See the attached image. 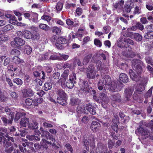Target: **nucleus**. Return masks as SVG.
Returning <instances> with one entry per match:
<instances>
[{
  "label": "nucleus",
  "mask_w": 153,
  "mask_h": 153,
  "mask_svg": "<svg viewBox=\"0 0 153 153\" xmlns=\"http://www.w3.org/2000/svg\"><path fill=\"white\" fill-rule=\"evenodd\" d=\"M23 37L27 39H31L32 36V33L29 30H24Z\"/></svg>",
  "instance_id": "bb28decb"
},
{
  "label": "nucleus",
  "mask_w": 153,
  "mask_h": 153,
  "mask_svg": "<svg viewBox=\"0 0 153 153\" xmlns=\"http://www.w3.org/2000/svg\"><path fill=\"white\" fill-rule=\"evenodd\" d=\"M76 74L75 73H73L72 74L69 76V79L66 82L65 85L70 89L72 88L74 86V84L76 83Z\"/></svg>",
  "instance_id": "39448f33"
},
{
  "label": "nucleus",
  "mask_w": 153,
  "mask_h": 153,
  "mask_svg": "<svg viewBox=\"0 0 153 153\" xmlns=\"http://www.w3.org/2000/svg\"><path fill=\"white\" fill-rule=\"evenodd\" d=\"M152 88L151 87L149 89L147 92L144 95V97L146 99H148V98L150 97L152 95Z\"/></svg>",
  "instance_id": "a18cd8bd"
},
{
  "label": "nucleus",
  "mask_w": 153,
  "mask_h": 153,
  "mask_svg": "<svg viewBox=\"0 0 153 153\" xmlns=\"http://www.w3.org/2000/svg\"><path fill=\"white\" fill-rule=\"evenodd\" d=\"M116 91H121L124 86V85L120 82H119L116 83Z\"/></svg>",
  "instance_id": "ea45409f"
},
{
  "label": "nucleus",
  "mask_w": 153,
  "mask_h": 153,
  "mask_svg": "<svg viewBox=\"0 0 153 153\" xmlns=\"http://www.w3.org/2000/svg\"><path fill=\"white\" fill-rule=\"evenodd\" d=\"M93 98L95 101L99 103H102V102L108 103L109 101V99L106 94V90L105 88L103 92L100 93V97H97L95 95H94L93 96Z\"/></svg>",
  "instance_id": "f03ea898"
},
{
  "label": "nucleus",
  "mask_w": 153,
  "mask_h": 153,
  "mask_svg": "<svg viewBox=\"0 0 153 153\" xmlns=\"http://www.w3.org/2000/svg\"><path fill=\"white\" fill-rule=\"evenodd\" d=\"M14 113L10 112L9 116L8 118L5 117H2L1 119L4 124V125L6 126L7 124H11L12 123L14 118Z\"/></svg>",
  "instance_id": "6e6552de"
},
{
  "label": "nucleus",
  "mask_w": 153,
  "mask_h": 153,
  "mask_svg": "<svg viewBox=\"0 0 153 153\" xmlns=\"http://www.w3.org/2000/svg\"><path fill=\"white\" fill-rule=\"evenodd\" d=\"M52 32L53 33H55L56 35H59L61 32V28L57 26H54L52 28Z\"/></svg>",
  "instance_id": "c9c22d12"
},
{
  "label": "nucleus",
  "mask_w": 153,
  "mask_h": 153,
  "mask_svg": "<svg viewBox=\"0 0 153 153\" xmlns=\"http://www.w3.org/2000/svg\"><path fill=\"white\" fill-rule=\"evenodd\" d=\"M13 62L16 64H19L24 62L23 60L20 59L18 56H14L13 59Z\"/></svg>",
  "instance_id": "e433bc0d"
},
{
  "label": "nucleus",
  "mask_w": 153,
  "mask_h": 153,
  "mask_svg": "<svg viewBox=\"0 0 153 153\" xmlns=\"http://www.w3.org/2000/svg\"><path fill=\"white\" fill-rule=\"evenodd\" d=\"M31 17H30V21L32 22H33L36 23L38 22V14L35 12L31 13Z\"/></svg>",
  "instance_id": "f3484780"
},
{
  "label": "nucleus",
  "mask_w": 153,
  "mask_h": 153,
  "mask_svg": "<svg viewBox=\"0 0 153 153\" xmlns=\"http://www.w3.org/2000/svg\"><path fill=\"white\" fill-rule=\"evenodd\" d=\"M102 62L101 61L98 60L96 62V66L97 68V69L98 70H102V73H103L104 72V73H105V72L104 71L105 70H104L103 69V67H102ZM105 71H106V73H107L108 72V70L106 71L105 70Z\"/></svg>",
  "instance_id": "c85d7f7f"
},
{
  "label": "nucleus",
  "mask_w": 153,
  "mask_h": 153,
  "mask_svg": "<svg viewBox=\"0 0 153 153\" xmlns=\"http://www.w3.org/2000/svg\"><path fill=\"white\" fill-rule=\"evenodd\" d=\"M101 126L99 122L93 121L91 123L90 127L91 130L94 133H96L99 131Z\"/></svg>",
  "instance_id": "9b49d317"
},
{
  "label": "nucleus",
  "mask_w": 153,
  "mask_h": 153,
  "mask_svg": "<svg viewBox=\"0 0 153 153\" xmlns=\"http://www.w3.org/2000/svg\"><path fill=\"white\" fill-rule=\"evenodd\" d=\"M96 71H87V76L89 79H94L96 75Z\"/></svg>",
  "instance_id": "473e14b6"
},
{
  "label": "nucleus",
  "mask_w": 153,
  "mask_h": 153,
  "mask_svg": "<svg viewBox=\"0 0 153 153\" xmlns=\"http://www.w3.org/2000/svg\"><path fill=\"white\" fill-rule=\"evenodd\" d=\"M144 90V87L142 85H139L138 87L135 89L134 94L133 95V99L137 101H138L140 98L138 94H140L142 91Z\"/></svg>",
  "instance_id": "9d476101"
},
{
  "label": "nucleus",
  "mask_w": 153,
  "mask_h": 153,
  "mask_svg": "<svg viewBox=\"0 0 153 153\" xmlns=\"http://www.w3.org/2000/svg\"><path fill=\"white\" fill-rule=\"evenodd\" d=\"M63 4L60 2L57 3L56 7V9L57 11H61L63 8Z\"/></svg>",
  "instance_id": "8fccbe9b"
},
{
  "label": "nucleus",
  "mask_w": 153,
  "mask_h": 153,
  "mask_svg": "<svg viewBox=\"0 0 153 153\" xmlns=\"http://www.w3.org/2000/svg\"><path fill=\"white\" fill-rule=\"evenodd\" d=\"M92 56V54L90 53L85 56L83 59V63L85 65H87L90 62Z\"/></svg>",
  "instance_id": "cd10ccee"
},
{
  "label": "nucleus",
  "mask_w": 153,
  "mask_h": 153,
  "mask_svg": "<svg viewBox=\"0 0 153 153\" xmlns=\"http://www.w3.org/2000/svg\"><path fill=\"white\" fill-rule=\"evenodd\" d=\"M80 102V100L78 98L73 97L71 99V104L72 105H79Z\"/></svg>",
  "instance_id": "7c9ffc66"
},
{
  "label": "nucleus",
  "mask_w": 153,
  "mask_h": 153,
  "mask_svg": "<svg viewBox=\"0 0 153 153\" xmlns=\"http://www.w3.org/2000/svg\"><path fill=\"white\" fill-rule=\"evenodd\" d=\"M51 41L52 43H55V47L59 49H63L64 45H68V40L65 37H58L56 35H53L51 37Z\"/></svg>",
  "instance_id": "f257e3e1"
},
{
  "label": "nucleus",
  "mask_w": 153,
  "mask_h": 153,
  "mask_svg": "<svg viewBox=\"0 0 153 153\" xmlns=\"http://www.w3.org/2000/svg\"><path fill=\"white\" fill-rule=\"evenodd\" d=\"M29 122V118L26 117H24L23 118H21V120L20 122V124L21 126L26 127L27 126H28Z\"/></svg>",
  "instance_id": "6ab92c4d"
},
{
  "label": "nucleus",
  "mask_w": 153,
  "mask_h": 153,
  "mask_svg": "<svg viewBox=\"0 0 153 153\" xmlns=\"http://www.w3.org/2000/svg\"><path fill=\"white\" fill-rule=\"evenodd\" d=\"M50 53L48 52L45 53V54H42L39 56L41 60H45L47 59H49Z\"/></svg>",
  "instance_id": "58836bf2"
},
{
  "label": "nucleus",
  "mask_w": 153,
  "mask_h": 153,
  "mask_svg": "<svg viewBox=\"0 0 153 153\" xmlns=\"http://www.w3.org/2000/svg\"><path fill=\"white\" fill-rule=\"evenodd\" d=\"M22 15L24 18L30 21V17H31V13L28 12H23Z\"/></svg>",
  "instance_id": "bf43d9fd"
},
{
  "label": "nucleus",
  "mask_w": 153,
  "mask_h": 153,
  "mask_svg": "<svg viewBox=\"0 0 153 153\" xmlns=\"http://www.w3.org/2000/svg\"><path fill=\"white\" fill-rule=\"evenodd\" d=\"M120 80L124 83H127L128 81V78L127 75L125 73H121L119 75Z\"/></svg>",
  "instance_id": "412c9836"
},
{
  "label": "nucleus",
  "mask_w": 153,
  "mask_h": 153,
  "mask_svg": "<svg viewBox=\"0 0 153 153\" xmlns=\"http://www.w3.org/2000/svg\"><path fill=\"white\" fill-rule=\"evenodd\" d=\"M40 29L43 31L48 32L50 30V27L48 25L43 23H40L39 25Z\"/></svg>",
  "instance_id": "4be33fe9"
},
{
  "label": "nucleus",
  "mask_w": 153,
  "mask_h": 153,
  "mask_svg": "<svg viewBox=\"0 0 153 153\" xmlns=\"http://www.w3.org/2000/svg\"><path fill=\"white\" fill-rule=\"evenodd\" d=\"M101 75L103 77L104 84L105 85L106 87L108 85H110L111 84V82L109 76L107 75H105L103 76H102L103 74L102 73H101Z\"/></svg>",
  "instance_id": "4468645a"
},
{
  "label": "nucleus",
  "mask_w": 153,
  "mask_h": 153,
  "mask_svg": "<svg viewBox=\"0 0 153 153\" xmlns=\"http://www.w3.org/2000/svg\"><path fill=\"white\" fill-rule=\"evenodd\" d=\"M122 38H119L118 41V46L121 48H124L125 47V45L123 43V41L122 40Z\"/></svg>",
  "instance_id": "13d9d810"
},
{
  "label": "nucleus",
  "mask_w": 153,
  "mask_h": 153,
  "mask_svg": "<svg viewBox=\"0 0 153 153\" xmlns=\"http://www.w3.org/2000/svg\"><path fill=\"white\" fill-rule=\"evenodd\" d=\"M67 97H58L57 98V102L59 104L62 105H66L67 104Z\"/></svg>",
  "instance_id": "a211bd4d"
},
{
  "label": "nucleus",
  "mask_w": 153,
  "mask_h": 153,
  "mask_svg": "<svg viewBox=\"0 0 153 153\" xmlns=\"http://www.w3.org/2000/svg\"><path fill=\"white\" fill-rule=\"evenodd\" d=\"M32 35L31 39H33L34 40H38L40 38V35L39 33L37 31H33V33H32Z\"/></svg>",
  "instance_id": "f704fd0d"
},
{
  "label": "nucleus",
  "mask_w": 153,
  "mask_h": 153,
  "mask_svg": "<svg viewBox=\"0 0 153 153\" xmlns=\"http://www.w3.org/2000/svg\"><path fill=\"white\" fill-rule=\"evenodd\" d=\"M14 28V27L12 25L8 24L4 27L2 29L4 32H6L13 29Z\"/></svg>",
  "instance_id": "37998d69"
},
{
  "label": "nucleus",
  "mask_w": 153,
  "mask_h": 153,
  "mask_svg": "<svg viewBox=\"0 0 153 153\" xmlns=\"http://www.w3.org/2000/svg\"><path fill=\"white\" fill-rule=\"evenodd\" d=\"M144 38L147 39H150L153 38V31H148L146 33L144 36Z\"/></svg>",
  "instance_id": "a19ab883"
},
{
  "label": "nucleus",
  "mask_w": 153,
  "mask_h": 153,
  "mask_svg": "<svg viewBox=\"0 0 153 153\" xmlns=\"http://www.w3.org/2000/svg\"><path fill=\"white\" fill-rule=\"evenodd\" d=\"M59 54L60 55V56H59V60H64L65 61L67 60L69 57V56L65 54H61L60 53H59Z\"/></svg>",
  "instance_id": "603ef678"
},
{
  "label": "nucleus",
  "mask_w": 153,
  "mask_h": 153,
  "mask_svg": "<svg viewBox=\"0 0 153 153\" xmlns=\"http://www.w3.org/2000/svg\"><path fill=\"white\" fill-rule=\"evenodd\" d=\"M68 150L70 151L71 153H73V150L71 145L69 143H66L64 146Z\"/></svg>",
  "instance_id": "774afa93"
},
{
  "label": "nucleus",
  "mask_w": 153,
  "mask_h": 153,
  "mask_svg": "<svg viewBox=\"0 0 153 153\" xmlns=\"http://www.w3.org/2000/svg\"><path fill=\"white\" fill-rule=\"evenodd\" d=\"M4 134L3 133L0 132V144L3 143L4 146L6 148L12 146V143L6 140V138L4 135Z\"/></svg>",
  "instance_id": "f8f14e48"
},
{
  "label": "nucleus",
  "mask_w": 153,
  "mask_h": 153,
  "mask_svg": "<svg viewBox=\"0 0 153 153\" xmlns=\"http://www.w3.org/2000/svg\"><path fill=\"white\" fill-rule=\"evenodd\" d=\"M136 133H139L142 136H144V138H146L149 137L150 138L153 140V133L152 135H150V132L146 129H145L142 127H140L138 128L135 131Z\"/></svg>",
  "instance_id": "423d86ee"
},
{
  "label": "nucleus",
  "mask_w": 153,
  "mask_h": 153,
  "mask_svg": "<svg viewBox=\"0 0 153 153\" xmlns=\"http://www.w3.org/2000/svg\"><path fill=\"white\" fill-rule=\"evenodd\" d=\"M25 43V41L20 37H16L13 41L11 42L10 44L13 47L19 48L23 46Z\"/></svg>",
  "instance_id": "0eeeda50"
},
{
  "label": "nucleus",
  "mask_w": 153,
  "mask_h": 153,
  "mask_svg": "<svg viewBox=\"0 0 153 153\" xmlns=\"http://www.w3.org/2000/svg\"><path fill=\"white\" fill-rule=\"evenodd\" d=\"M123 41L124 42L129 44L133 45L134 44V41L133 40L127 37L125 38Z\"/></svg>",
  "instance_id": "3c124183"
},
{
  "label": "nucleus",
  "mask_w": 153,
  "mask_h": 153,
  "mask_svg": "<svg viewBox=\"0 0 153 153\" xmlns=\"http://www.w3.org/2000/svg\"><path fill=\"white\" fill-rule=\"evenodd\" d=\"M38 123L36 122L32 121L30 123L29 122L28 125V128L31 130H34L38 128Z\"/></svg>",
  "instance_id": "a878e982"
},
{
  "label": "nucleus",
  "mask_w": 153,
  "mask_h": 153,
  "mask_svg": "<svg viewBox=\"0 0 153 153\" xmlns=\"http://www.w3.org/2000/svg\"><path fill=\"white\" fill-rule=\"evenodd\" d=\"M108 148L110 150H111L114 146V142L111 139H109L108 141Z\"/></svg>",
  "instance_id": "864d4df0"
},
{
  "label": "nucleus",
  "mask_w": 153,
  "mask_h": 153,
  "mask_svg": "<svg viewBox=\"0 0 153 153\" xmlns=\"http://www.w3.org/2000/svg\"><path fill=\"white\" fill-rule=\"evenodd\" d=\"M86 109L92 115H94L96 114V108L91 104L89 103L86 105Z\"/></svg>",
  "instance_id": "2eb2a0df"
},
{
  "label": "nucleus",
  "mask_w": 153,
  "mask_h": 153,
  "mask_svg": "<svg viewBox=\"0 0 153 153\" xmlns=\"http://www.w3.org/2000/svg\"><path fill=\"white\" fill-rule=\"evenodd\" d=\"M121 97L120 94L117 93L112 95L111 99L113 101L119 102L121 101Z\"/></svg>",
  "instance_id": "393cba45"
},
{
  "label": "nucleus",
  "mask_w": 153,
  "mask_h": 153,
  "mask_svg": "<svg viewBox=\"0 0 153 153\" xmlns=\"http://www.w3.org/2000/svg\"><path fill=\"white\" fill-rule=\"evenodd\" d=\"M43 125L44 127L46 128H52L53 127V125L50 123H49V121H46V122H43Z\"/></svg>",
  "instance_id": "e2e57ef3"
},
{
  "label": "nucleus",
  "mask_w": 153,
  "mask_h": 153,
  "mask_svg": "<svg viewBox=\"0 0 153 153\" xmlns=\"http://www.w3.org/2000/svg\"><path fill=\"white\" fill-rule=\"evenodd\" d=\"M27 138L31 141H33L35 142L36 141H39L40 140L39 135L36 136L35 135H27L26 136Z\"/></svg>",
  "instance_id": "aec40b11"
},
{
  "label": "nucleus",
  "mask_w": 153,
  "mask_h": 153,
  "mask_svg": "<svg viewBox=\"0 0 153 153\" xmlns=\"http://www.w3.org/2000/svg\"><path fill=\"white\" fill-rule=\"evenodd\" d=\"M25 115H26V114L25 113L17 112L14 118V121L16 122H17L21 118L25 116Z\"/></svg>",
  "instance_id": "b1692460"
},
{
  "label": "nucleus",
  "mask_w": 153,
  "mask_h": 153,
  "mask_svg": "<svg viewBox=\"0 0 153 153\" xmlns=\"http://www.w3.org/2000/svg\"><path fill=\"white\" fill-rule=\"evenodd\" d=\"M134 38L137 41L140 42L142 39V36L138 33H135L134 34Z\"/></svg>",
  "instance_id": "c03bdc74"
},
{
  "label": "nucleus",
  "mask_w": 153,
  "mask_h": 153,
  "mask_svg": "<svg viewBox=\"0 0 153 153\" xmlns=\"http://www.w3.org/2000/svg\"><path fill=\"white\" fill-rule=\"evenodd\" d=\"M69 70L66 69L65 70L62 74L61 75V77L67 79L69 75Z\"/></svg>",
  "instance_id": "6e6d98bb"
},
{
  "label": "nucleus",
  "mask_w": 153,
  "mask_h": 153,
  "mask_svg": "<svg viewBox=\"0 0 153 153\" xmlns=\"http://www.w3.org/2000/svg\"><path fill=\"white\" fill-rule=\"evenodd\" d=\"M141 8L138 6H136L133 13L134 14H139L141 13Z\"/></svg>",
  "instance_id": "4d7b16f0"
},
{
  "label": "nucleus",
  "mask_w": 153,
  "mask_h": 153,
  "mask_svg": "<svg viewBox=\"0 0 153 153\" xmlns=\"http://www.w3.org/2000/svg\"><path fill=\"white\" fill-rule=\"evenodd\" d=\"M129 74L130 77L132 80L136 82L139 80V79L138 76L131 69H130Z\"/></svg>",
  "instance_id": "5701e85b"
},
{
  "label": "nucleus",
  "mask_w": 153,
  "mask_h": 153,
  "mask_svg": "<svg viewBox=\"0 0 153 153\" xmlns=\"http://www.w3.org/2000/svg\"><path fill=\"white\" fill-rule=\"evenodd\" d=\"M133 91V90L132 89L129 88H127L125 89L124 95L127 100L131 97Z\"/></svg>",
  "instance_id": "dca6fc26"
},
{
  "label": "nucleus",
  "mask_w": 153,
  "mask_h": 153,
  "mask_svg": "<svg viewBox=\"0 0 153 153\" xmlns=\"http://www.w3.org/2000/svg\"><path fill=\"white\" fill-rule=\"evenodd\" d=\"M9 22L13 25H15L17 23V20L14 15H13L9 20Z\"/></svg>",
  "instance_id": "49530a36"
},
{
  "label": "nucleus",
  "mask_w": 153,
  "mask_h": 153,
  "mask_svg": "<svg viewBox=\"0 0 153 153\" xmlns=\"http://www.w3.org/2000/svg\"><path fill=\"white\" fill-rule=\"evenodd\" d=\"M132 8L130 5L126 4L124 6V10L127 13H129L131 11Z\"/></svg>",
  "instance_id": "052dcab7"
},
{
  "label": "nucleus",
  "mask_w": 153,
  "mask_h": 153,
  "mask_svg": "<svg viewBox=\"0 0 153 153\" xmlns=\"http://www.w3.org/2000/svg\"><path fill=\"white\" fill-rule=\"evenodd\" d=\"M22 97H32L34 94V92L31 88H27L24 89L22 91Z\"/></svg>",
  "instance_id": "ddd939ff"
},
{
  "label": "nucleus",
  "mask_w": 153,
  "mask_h": 153,
  "mask_svg": "<svg viewBox=\"0 0 153 153\" xmlns=\"http://www.w3.org/2000/svg\"><path fill=\"white\" fill-rule=\"evenodd\" d=\"M112 129L115 131L116 133L118 131V127L117 124L116 123H114L111 126Z\"/></svg>",
  "instance_id": "680f3d73"
},
{
  "label": "nucleus",
  "mask_w": 153,
  "mask_h": 153,
  "mask_svg": "<svg viewBox=\"0 0 153 153\" xmlns=\"http://www.w3.org/2000/svg\"><path fill=\"white\" fill-rule=\"evenodd\" d=\"M41 19L45 21H46L49 24V22L51 20V17L47 15H44L41 17Z\"/></svg>",
  "instance_id": "0e129e2a"
},
{
  "label": "nucleus",
  "mask_w": 153,
  "mask_h": 153,
  "mask_svg": "<svg viewBox=\"0 0 153 153\" xmlns=\"http://www.w3.org/2000/svg\"><path fill=\"white\" fill-rule=\"evenodd\" d=\"M13 81L14 83L19 86L22 85L23 83L22 80L19 78H14L13 79Z\"/></svg>",
  "instance_id": "79ce46f5"
},
{
  "label": "nucleus",
  "mask_w": 153,
  "mask_h": 153,
  "mask_svg": "<svg viewBox=\"0 0 153 153\" xmlns=\"http://www.w3.org/2000/svg\"><path fill=\"white\" fill-rule=\"evenodd\" d=\"M9 37L6 35H1L0 36V41L6 42L9 39Z\"/></svg>",
  "instance_id": "338daca9"
},
{
  "label": "nucleus",
  "mask_w": 153,
  "mask_h": 153,
  "mask_svg": "<svg viewBox=\"0 0 153 153\" xmlns=\"http://www.w3.org/2000/svg\"><path fill=\"white\" fill-rule=\"evenodd\" d=\"M57 94L59 97H67V94L65 92V91L62 89H60L57 91Z\"/></svg>",
  "instance_id": "2f4dec72"
},
{
  "label": "nucleus",
  "mask_w": 153,
  "mask_h": 153,
  "mask_svg": "<svg viewBox=\"0 0 153 153\" xmlns=\"http://www.w3.org/2000/svg\"><path fill=\"white\" fill-rule=\"evenodd\" d=\"M79 87L81 90L86 94H88L89 92L90 88L87 81L82 80L79 84Z\"/></svg>",
  "instance_id": "1a4fd4ad"
},
{
  "label": "nucleus",
  "mask_w": 153,
  "mask_h": 153,
  "mask_svg": "<svg viewBox=\"0 0 153 153\" xmlns=\"http://www.w3.org/2000/svg\"><path fill=\"white\" fill-rule=\"evenodd\" d=\"M24 53H25L29 55L32 51V48L28 45H25L24 47Z\"/></svg>",
  "instance_id": "4c0bfd02"
},
{
  "label": "nucleus",
  "mask_w": 153,
  "mask_h": 153,
  "mask_svg": "<svg viewBox=\"0 0 153 153\" xmlns=\"http://www.w3.org/2000/svg\"><path fill=\"white\" fill-rule=\"evenodd\" d=\"M10 53L11 55L17 56L20 54V51L16 49H13L11 51Z\"/></svg>",
  "instance_id": "5fc2aeb1"
},
{
  "label": "nucleus",
  "mask_w": 153,
  "mask_h": 153,
  "mask_svg": "<svg viewBox=\"0 0 153 153\" xmlns=\"http://www.w3.org/2000/svg\"><path fill=\"white\" fill-rule=\"evenodd\" d=\"M52 88L51 83L50 82L45 83L44 85V89L46 91L50 90Z\"/></svg>",
  "instance_id": "de8ad7c7"
},
{
  "label": "nucleus",
  "mask_w": 153,
  "mask_h": 153,
  "mask_svg": "<svg viewBox=\"0 0 153 153\" xmlns=\"http://www.w3.org/2000/svg\"><path fill=\"white\" fill-rule=\"evenodd\" d=\"M145 60L147 63L151 65H153V61L152 58L149 56L147 57H145Z\"/></svg>",
  "instance_id": "69168bd1"
},
{
  "label": "nucleus",
  "mask_w": 153,
  "mask_h": 153,
  "mask_svg": "<svg viewBox=\"0 0 153 153\" xmlns=\"http://www.w3.org/2000/svg\"><path fill=\"white\" fill-rule=\"evenodd\" d=\"M94 44L95 45L98 47H101L102 46L101 41L97 38L94 39Z\"/></svg>",
  "instance_id": "09e8293b"
},
{
  "label": "nucleus",
  "mask_w": 153,
  "mask_h": 153,
  "mask_svg": "<svg viewBox=\"0 0 153 153\" xmlns=\"http://www.w3.org/2000/svg\"><path fill=\"white\" fill-rule=\"evenodd\" d=\"M82 142L83 146L87 150H88V149H89V143L87 139V137H84Z\"/></svg>",
  "instance_id": "72a5a7b5"
},
{
  "label": "nucleus",
  "mask_w": 153,
  "mask_h": 153,
  "mask_svg": "<svg viewBox=\"0 0 153 153\" xmlns=\"http://www.w3.org/2000/svg\"><path fill=\"white\" fill-rule=\"evenodd\" d=\"M42 134L41 136L43 138L42 139V141H44V140H48V139L52 142L53 144V146L56 145V140L53 135L51 134L49 132L47 131L42 130Z\"/></svg>",
  "instance_id": "20e7f679"
},
{
  "label": "nucleus",
  "mask_w": 153,
  "mask_h": 153,
  "mask_svg": "<svg viewBox=\"0 0 153 153\" xmlns=\"http://www.w3.org/2000/svg\"><path fill=\"white\" fill-rule=\"evenodd\" d=\"M132 65L134 66L135 71L137 74H140L142 71V65H143V63L142 61L138 59H134L132 61Z\"/></svg>",
  "instance_id": "7ed1b4c3"
},
{
  "label": "nucleus",
  "mask_w": 153,
  "mask_h": 153,
  "mask_svg": "<svg viewBox=\"0 0 153 153\" xmlns=\"http://www.w3.org/2000/svg\"><path fill=\"white\" fill-rule=\"evenodd\" d=\"M66 23L67 25L69 26L73 25V27H75L76 26H79L78 23H75L74 24V22L73 21V19H68L66 20Z\"/></svg>",
  "instance_id": "c756f323"
}]
</instances>
